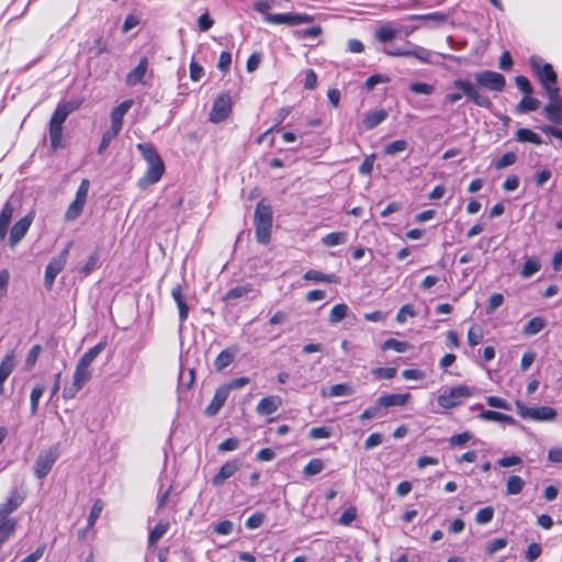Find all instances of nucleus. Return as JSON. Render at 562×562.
<instances>
[{
  "instance_id": "obj_8",
  "label": "nucleus",
  "mask_w": 562,
  "mask_h": 562,
  "mask_svg": "<svg viewBox=\"0 0 562 562\" xmlns=\"http://www.w3.org/2000/svg\"><path fill=\"white\" fill-rule=\"evenodd\" d=\"M91 376L90 368L77 363L72 375V382L65 385L63 389V397L66 401L75 398Z\"/></svg>"
},
{
  "instance_id": "obj_6",
  "label": "nucleus",
  "mask_w": 562,
  "mask_h": 562,
  "mask_svg": "<svg viewBox=\"0 0 562 562\" xmlns=\"http://www.w3.org/2000/svg\"><path fill=\"white\" fill-rule=\"evenodd\" d=\"M60 456L59 445L55 443L49 448L42 450L34 463V475L42 480L48 475L54 464Z\"/></svg>"
},
{
  "instance_id": "obj_27",
  "label": "nucleus",
  "mask_w": 562,
  "mask_h": 562,
  "mask_svg": "<svg viewBox=\"0 0 562 562\" xmlns=\"http://www.w3.org/2000/svg\"><path fill=\"white\" fill-rule=\"evenodd\" d=\"M412 398L411 393H402V394H383L379 397V403L384 406V408H389L392 406H404Z\"/></svg>"
},
{
  "instance_id": "obj_35",
  "label": "nucleus",
  "mask_w": 562,
  "mask_h": 562,
  "mask_svg": "<svg viewBox=\"0 0 562 562\" xmlns=\"http://www.w3.org/2000/svg\"><path fill=\"white\" fill-rule=\"evenodd\" d=\"M45 390L46 386L43 383H38L32 389L30 394V412L32 416L36 415L38 411L40 400L43 396Z\"/></svg>"
},
{
  "instance_id": "obj_64",
  "label": "nucleus",
  "mask_w": 562,
  "mask_h": 562,
  "mask_svg": "<svg viewBox=\"0 0 562 562\" xmlns=\"http://www.w3.org/2000/svg\"><path fill=\"white\" fill-rule=\"evenodd\" d=\"M542 549L539 543H530L525 552V559L528 562L536 561L541 555Z\"/></svg>"
},
{
  "instance_id": "obj_25",
  "label": "nucleus",
  "mask_w": 562,
  "mask_h": 562,
  "mask_svg": "<svg viewBox=\"0 0 562 562\" xmlns=\"http://www.w3.org/2000/svg\"><path fill=\"white\" fill-rule=\"evenodd\" d=\"M237 351V346L228 347L222 350L214 360L215 370L221 372L227 368L234 361Z\"/></svg>"
},
{
  "instance_id": "obj_29",
  "label": "nucleus",
  "mask_w": 562,
  "mask_h": 562,
  "mask_svg": "<svg viewBox=\"0 0 562 562\" xmlns=\"http://www.w3.org/2000/svg\"><path fill=\"white\" fill-rule=\"evenodd\" d=\"M16 525L14 518L0 517V549L15 533Z\"/></svg>"
},
{
  "instance_id": "obj_31",
  "label": "nucleus",
  "mask_w": 562,
  "mask_h": 562,
  "mask_svg": "<svg viewBox=\"0 0 562 562\" xmlns=\"http://www.w3.org/2000/svg\"><path fill=\"white\" fill-rule=\"evenodd\" d=\"M387 117V112L384 109L376 110L374 112L368 113L362 123L367 130H373L382 122H384Z\"/></svg>"
},
{
  "instance_id": "obj_59",
  "label": "nucleus",
  "mask_w": 562,
  "mask_h": 562,
  "mask_svg": "<svg viewBox=\"0 0 562 562\" xmlns=\"http://www.w3.org/2000/svg\"><path fill=\"white\" fill-rule=\"evenodd\" d=\"M357 518V508L355 506H350L346 508L340 515L338 522L341 526H349Z\"/></svg>"
},
{
  "instance_id": "obj_38",
  "label": "nucleus",
  "mask_w": 562,
  "mask_h": 562,
  "mask_svg": "<svg viewBox=\"0 0 562 562\" xmlns=\"http://www.w3.org/2000/svg\"><path fill=\"white\" fill-rule=\"evenodd\" d=\"M541 269L540 260L537 257H529L524 262L522 268L520 270V276L522 278H530L536 274Z\"/></svg>"
},
{
  "instance_id": "obj_47",
  "label": "nucleus",
  "mask_w": 562,
  "mask_h": 562,
  "mask_svg": "<svg viewBox=\"0 0 562 562\" xmlns=\"http://www.w3.org/2000/svg\"><path fill=\"white\" fill-rule=\"evenodd\" d=\"M425 18V26L436 27L448 21L449 15L442 12L427 13Z\"/></svg>"
},
{
  "instance_id": "obj_63",
  "label": "nucleus",
  "mask_w": 562,
  "mask_h": 562,
  "mask_svg": "<svg viewBox=\"0 0 562 562\" xmlns=\"http://www.w3.org/2000/svg\"><path fill=\"white\" fill-rule=\"evenodd\" d=\"M409 90L416 94H431L435 91V87L425 82H413L409 86Z\"/></svg>"
},
{
  "instance_id": "obj_20",
  "label": "nucleus",
  "mask_w": 562,
  "mask_h": 562,
  "mask_svg": "<svg viewBox=\"0 0 562 562\" xmlns=\"http://www.w3.org/2000/svg\"><path fill=\"white\" fill-rule=\"evenodd\" d=\"M282 405V398L279 395H270L262 397L257 406L256 412L259 415H271L276 413Z\"/></svg>"
},
{
  "instance_id": "obj_21",
  "label": "nucleus",
  "mask_w": 562,
  "mask_h": 562,
  "mask_svg": "<svg viewBox=\"0 0 562 562\" xmlns=\"http://www.w3.org/2000/svg\"><path fill=\"white\" fill-rule=\"evenodd\" d=\"M15 368V355L13 351L8 352L0 363V395L4 393V382Z\"/></svg>"
},
{
  "instance_id": "obj_43",
  "label": "nucleus",
  "mask_w": 562,
  "mask_h": 562,
  "mask_svg": "<svg viewBox=\"0 0 562 562\" xmlns=\"http://www.w3.org/2000/svg\"><path fill=\"white\" fill-rule=\"evenodd\" d=\"M384 408L383 405H381L379 403V398L374 402L373 405L367 407L359 416V419L360 420H368V419H372V418H375V417H381L384 415V413L382 412Z\"/></svg>"
},
{
  "instance_id": "obj_2",
  "label": "nucleus",
  "mask_w": 562,
  "mask_h": 562,
  "mask_svg": "<svg viewBox=\"0 0 562 562\" xmlns=\"http://www.w3.org/2000/svg\"><path fill=\"white\" fill-rule=\"evenodd\" d=\"M452 86L459 91L448 93L445 97V103L447 104H454L465 95L476 106L490 109L493 105L491 98L480 90L470 78H457L452 81Z\"/></svg>"
},
{
  "instance_id": "obj_4",
  "label": "nucleus",
  "mask_w": 562,
  "mask_h": 562,
  "mask_svg": "<svg viewBox=\"0 0 562 562\" xmlns=\"http://www.w3.org/2000/svg\"><path fill=\"white\" fill-rule=\"evenodd\" d=\"M383 52L392 57H414L424 64H434L432 57L436 55L432 50L409 41L402 47L384 48Z\"/></svg>"
},
{
  "instance_id": "obj_50",
  "label": "nucleus",
  "mask_w": 562,
  "mask_h": 562,
  "mask_svg": "<svg viewBox=\"0 0 562 562\" xmlns=\"http://www.w3.org/2000/svg\"><path fill=\"white\" fill-rule=\"evenodd\" d=\"M495 510L492 506H486L481 508L474 517V520L477 525H486L491 522L494 518Z\"/></svg>"
},
{
  "instance_id": "obj_30",
  "label": "nucleus",
  "mask_w": 562,
  "mask_h": 562,
  "mask_svg": "<svg viewBox=\"0 0 562 562\" xmlns=\"http://www.w3.org/2000/svg\"><path fill=\"white\" fill-rule=\"evenodd\" d=\"M304 280L314 281V282H327V283H338L339 278L335 273L326 274L318 270L310 269L304 276Z\"/></svg>"
},
{
  "instance_id": "obj_60",
  "label": "nucleus",
  "mask_w": 562,
  "mask_h": 562,
  "mask_svg": "<svg viewBox=\"0 0 562 562\" xmlns=\"http://www.w3.org/2000/svg\"><path fill=\"white\" fill-rule=\"evenodd\" d=\"M265 519L266 515L261 512H257L246 519L245 526L248 529H257L263 524Z\"/></svg>"
},
{
  "instance_id": "obj_26",
  "label": "nucleus",
  "mask_w": 562,
  "mask_h": 562,
  "mask_svg": "<svg viewBox=\"0 0 562 562\" xmlns=\"http://www.w3.org/2000/svg\"><path fill=\"white\" fill-rule=\"evenodd\" d=\"M170 524L168 520H159L148 533V549L157 546L158 541L168 532Z\"/></svg>"
},
{
  "instance_id": "obj_44",
  "label": "nucleus",
  "mask_w": 562,
  "mask_h": 562,
  "mask_svg": "<svg viewBox=\"0 0 562 562\" xmlns=\"http://www.w3.org/2000/svg\"><path fill=\"white\" fill-rule=\"evenodd\" d=\"M411 347V344L407 341L397 340L395 338H389L383 342L382 350L392 349L396 352L402 353L407 351Z\"/></svg>"
},
{
  "instance_id": "obj_13",
  "label": "nucleus",
  "mask_w": 562,
  "mask_h": 562,
  "mask_svg": "<svg viewBox=\"0 0 562 562\" xmlns=\"http://www.w3.org/2000/svg\"><path fill=\"white\" fill-rule=\"evenodd\" d=\"M68 256V248H64L63 251L50 260L47 265L44 276V284L46 289H52L56 277L64 269Z\"/></svg>"
},
{
  "instance_id": "obj_22",
  "label": "nucleus",
  "mask_w": 562,
  "mask_h": 562,
  "mask_svg": "<svg viewBox=\"0 0 562 562\" xmlns=\"http://www.w3.org/2000/svg\"><path fill=\"white\" fill-rule=\"evenodd\" d=\"M24 496L13 491L7 501L0 505V517L11 518L10 515L23 503Z\"/></svg>"
},
{
  "instance_id": "obj_3",
  "label": "nucleus",
  "mask_w": 562,
  "mask_h": 562,
  "mask_svg": "<svg viewBox=\"0 0 562 562\" xmlns=\"http://www.w3.org/2000/svg\"><path fill=\"white\" fill-rule=\"evenodd\" d=\"M254 222L256 238L259 244H267L270 239L272 227V209L270 204L261 200L255 210Z\"/></svg>"
},
{
  "instance_id": "obj_62",
  "label": "nucleus",
  "mask_w": 562,
  "mask_h": 562,
  "mask_svg": "<svg viewBox=\"0 0 562 562\" xmlns=\"http://www.w3.org/2000/svg\"><path fill=\"white\" fill-rule=\"evenodd\" d=\"M517 160V156L515 153L513 151H508L506 153L505 155H503L495 164V168L501 170V169H504L506 167H509L512 165H514Z\"/></svg>"
},
{
  "instance_id": "obj_39",
  "label": "nucleus",
  "mask_w": 562,
  "mask_h": 562,
  "mask_svg": "<svg viewBox=\"0 0 562 562\" xmlns=\"http://www.w3.org/2000/svg\"><path fill=\"white\" fill-rule=\"evenodd\" d=\"M400 31L390 25H382L375 31V38L381 43H387L393 41Z\"/></svg>"
},
{
  "instance_id": "obj_1",
  "label": "nucleus",
  "mask_w": 562,
  "mask_h": 562,
  "mask_svg": "<svg viewBox=\"0 0 562 562\" xmlns=\"http://www.w3.org/2000/svg\"><path fill=\"white\" fill-rule=\"evenodd\" d=\"M136 148L139 150L142 157L147 162V170L138 180L137 186L140 189H146L147 187L157 183L161 179L165 172V164L151 143H138Z\"/></svg>"
},
{
  "instance_id": "obj_42",
  "label": "nucleus",
  "mask_w": 562,
  "mask_h": 562,
  "mask_svg": "<svg viewBox=\"0 0 562 562\" xmlns=\"http://www.w3.org/2000/svg\"><path fill=\"white\" fill-rule=\"evenodd\" d=\"M484 333L482 327L479 324H473L467 335L468 344L471 347H475L480 345L483 341Z\"/></svg>"
},
{
  "instance_id": "obj_10",
  "label": "nucleus",
  "mask_w": 562,
  "mask_h": 562,
  "mask_svg": "<svg viewBox=\"0 0 562 562\" xmlns=\"http://www.w3.org/2000/svg\"><path fill=\"white\" fill-rule=\"evenodd\" d=\"M67 111L59 103L49 121V140L53 149L61 146L63 124L68 117Z\"/></svg>"
},
{
  "instance_id": "obj_32",
  "label": "nucleus",
  "mask_w": 562,
  "mask_h": 562,
  "mask_svg": "<svg viewBox=\"0 0 562 562\" xmlns=\"http://www.w3.org/2000/svg\"><path fill=\"white\" fill-rule=\"evenodd\" d=\"M252 291H254V286L251 283H244V284L237 285L235 288H232L229 291H227L223 297V301L231 302V301L247 296Z\"/></svg>"
},
{
  "instance_id": "obj_11",
  "label": "nucleus",
  "mask_w": 562,
  "mask_h": 562,
  "mask_svg": "<svg viewBox=\"0 0 562 562\" xmlns=\"http://www.w3.org/2000/svg\"><path fill=\"white\" fill-rule=\"evenodd\" d=\"M529 61L542 86L557 83V74L551 64L544 63L539 56H531Z\"/></svg>"
},
{
  "instance_id": "obj_57",
  "label": "nucleus",
  "mask_w": 562,
  "mask_h": 562,
  "mask_svg": "<svg viewBox=\"0 0 562 562\" xmlns=\"http://www.w3.org/2000/svg\"><path fill=\"white\" fill-rule=\"evenodd\" d=\"M504 303V295L502 293H493L485 306L486 314L494 313Z\"/></svg>"
},
{
  "instance_id": "obj_54",
  "label": "nucleus",
  "mask_w": 562,
  "mask_h": 562,
  "mask_svg": "<svg viewBox=\"0 0 562 562\" xmlns=\"http://www.w3.org/2000/svg\"><path fill=\"white\" fill-rule=\"evenodd\" d=\"M120 134V132L109 128L106 130L103 135L101 143L98 148L99 154H103L110 146L111 142Z\"/></svg>"
},
{
  "instance_id": "obj_46",
  "label": "nucleus",
  "mask_w": 562,
  "mask_h": 562,
  "mask_svg": "<svg viewBox=\"0 0 562 562\" xmlns=\"http://www.w3.org/2000/svg\"><path fill=\"white\" fill-rule=\"evenodd\" d=\"M540 106V101L536 98L526 95L516 106L518 113L536 111Z\"/></svg>"
},
{
  "instance_id": "obj_36",
  "label": "nucleus",
  "mask_w": 562,
  "mask_h": 562,
  "mask_svg": "<svg viewBox=\"0 0 562 562\" xmlns=\"http://www.w3.org/2000/svg\"><path fill=\"white\" fill-rule=\"evenodd\" d=\"M546 326V322L542 317L536 316L528 321L522 327V334L526 336H533L540 333Z\"/></svg>"
},
{
  "instance_id": "obj_28",
  "label": "nucleus",
  "mask_w": 562,
  "mask_h": 562,
  "mask_svg": "<svg viewBox=\"0 0 562 562\" xmlns=\"http://www.w3.org/2000/svg\"><path fill=\"white\" fill-rule=\"evenodd\" d=\"M108 345L106 339H102L99 341L95 346L87 350L78 360L77 363L80 366H85L87 368H90L91 363L97 359V357L105 349Z\"/></svg>"
},
{
  "instance_id": "obj_51",
  "label": "nucleus",
  "mask_w": 562,
  "mask_h": 562,
  "mask_svg": "<svg viewBox=\"0 0 562 562\" xmlns=\"http://www.w3.org/2000/svg\"><path fill=\"white\" fill-rule=\"evenodd\" d=\"M324 469V462L319 458L311 459L303 469L306 476H313L321 473Z\"/></svg>"
},
{
  "instance_id": "obj_37",
  "label": "nucleus",
  "mask_w": 562,
  "mask_h": 562,
  "mask_svg": "<svg viewBox=\"0 0 562 562\" xmlns=\"http://www.w3.org/2000/svg\"><path fill=\"white\" fill-rule=\"evenodd\" d=\"M479 418L482 420H490V422H504L509 425H513L515 423V419L512 416L496 412V411H491V409L483 411L479 415Z\"/></svg>"
},
{
  "instance_id": "obj_17",
  "label": "nucleus",
  "mask_w": 562,
  "mask_h": 562,
  "mask_svg": "<svg viewBox=\"0 0 562 562\" xmlns=\"http://www.w3.org/2000/svg\"><path fill=\"white\" fill-rule=\"evenodd\" d=\"M171 296L177 304L179 321L183 324L189 317V306L182 284H176L171 290Z\"/></svg>"
},
{
  "instance_id": "obj_14",
  "label": "nucleus",
  "mask_w": 562,
  "mask_h": 562,
  "mask_svg": "<svg viewBox=\"0 0 562 562\" xmlns=\"http://www.w3.org/2000/svg\"><path fill=\"white\" fill-rule=\"evenodd\" d=\"M33 220H34V213L29 212L26 215L21 217L16 223H14V225L10 229L9 239H8L9 244L11 246L19 244L22 240V238L25 236V234L30 229V226L32 225Z\"/></svg>"
},
{
  "instance_id": "obj_19",
  "label": "nucleus",
  "mask_w": 562,
  "mask_h": 562,
  "mask_svg": "<svg viewBox=\"0 0 562 562\" xmlns=\"http://www.w3.org/2000/svg\"><path fill=\"white\" fill-rule=\"evenodd\" d=\"M133 105V100H124L117 106H115L111 112V127L117 132L122 131L123 127V119L128 110Z\"/></svg>"
},
{
  "instance_id": "obj_24",
  "label": "nucleus",
  "mask_w": 562,
  "mask_h": 562,
  "mask_svg": "<svg viewBox=\"0 0 562 562\" xmlns=\"http://www.w3.org/2000/svg\"><path fill=\"white\" fill-rule=\"evenodd\" d=\"M148 69V59L147 57H142L138 65L131 70L126 76V85L127 86H136L138 83H143V79Z\"/></svg>"
},
{
  "instance_id": "obj_5",
  "label": "nucleus",
  "mask_w": 562,
  "mask_h": 562,
  "mask_svg": "<svg viewBox=\"0 0 562 562\" xmlns=\"http://www.w3.org/2000/svg\"><path fill=\"white\" fill-rule=\"evenodd\" d=\"M473 395V389L465 384L451 386L448 391L437 397V403L445 409H451L462 405L464 401Z\"/></svg>"
},
{
  "instance_id": "obj_53",
  "label": "nucleus",
  "mask_w": 562,
  "mask_h": 562,
  "mask_svg": "<svg viewBox=\"0 0 562 562\" xmlns=\"http://www.w3.org/2000/svg\"><path fill=\"white\" fill-rule=\"evenodd\" d=\"M103 510V502L102 499L98 498L94 501L90 515L88 517L87 521V528H92L95 524V521L99 519L101 513Z\"/></svg>"
},
{
  "instance_id": "obj_45",
  "label": "nucleus",
  "mask_w": 562,
  "mask_h": 562,
  "mask_svg": "<svg viewBox=\"0 0 562 562\" xmlns=\"http://www.w3.org/2000/svg\"><path fill=\"white\" fill-rule=\"evenodd\" d=\"M348 310L349 307L345 303L334 305L329 313V322L331 324H337L341 322L347 316Z\"/></svg>"
},
{
  "instance_id": "obj_33",
  "label": "nucleus",
  "mask_w": 562,
  "mask_h": 562,
  "mask_svg": "<svg viewBox=\"0 0 562 562\" xmlns=\"http://www.w3.org/2000/svg\"><path fill=\"white\" fill-rule=\"evenodd\" d=\"M543 113L554 124H562V102H549L543 108Z\"/></svg>"
},
{
  "instance_id": "obj_16",
  "label": "nucleus",
  "mask_w": 562,
  "mask_h": 562,
  "mask_svg": "<svg viewBox=\"0 0 562 562\" xmlns=\"http://www.w3.org/2000/svg\"><path fill=\"white\" fill-rule=\"evenodd\" d=\"M240 469V462L237 459L229 460L224 463L218 472L213 476L212 484L214 486H221L224 482L233 476Z\"/></svg>"
},
{
  "instance_id": "obj_56",
  "label": "nucleus",
  "mask_w": 562,
  "mask_h": 562,
  "mask_svg": "<svg viewBox=\"0 0 562 562\" xmlns=\"http://www.w3.org/2000/svg\"><path fill=\"white\" fill-rule=\"evenodd\" d=\"M86 203L75 200L67 209L65 217L68 221L76 220L82 212Z\"/></svg>"
},
{
  "instance_id": "obj_58",
  "label": "nucleus",
  "mask_w": 562,
  "mask_h": 562,
  "mask_svg": "<svg viewBox=\"0 0 562 562\" xmlns=\"http://www.w3.org/2000/svg\"><path fill=\"white\" fill-rule=\"evenodd\" d=\"M250 379L248 376H240L231 380L228 383L223 384V389H226L227 394L229 395L232 390H240L247 384H249Z\"/></svg>"
},
{
  "instance_id": "obj_55",
  "label": "nucleus",
  "mask_w": 562,
  "mask_h": 562,
  "mask_svg": "<svg viewBox=\"0 0 562 562\" xmlns=\"http://www.w3.org/2000/svg\"><path fill=\"white\" fill-rule=\"evenodd\" d=\"M353 392L352 387L347 383L334 384L329 389V396H348Z\"/></svg>"
},
{
  "instance_id": "obj_15",
  "label": "nucleus",
  "mask_w": 562,
  "mask_h": 562,
  "mask_svg": "<svg viewBox=\"0 0 562 562\" xmlns=\"http://www.w3.org/2000/svg\"><path fill=\"white\" fill-rule=\"evenodd\" d=\"M232 111V101L228 94H222L218 97L212 106L210 112V121L213 123H218L224 121Z\"/></svg>"
},
{
  "instance_id": "obj_49",
  "label": "nucleus",
  "mask_w": 562,
  "mask_h": 562,
  "mask_svg": "<svg viewBox=\"0 0 562 562\" xmlns=\"http://www.w3.org/2000/svg\"><path fill=\"white\" fill-rule=\"evenodd\" d=\"M323 33V29L319 25H314L308 29L295 30L293 35L297 40L303 38H315L318 37Z\"/></svg>"
},
{
  "instance_id": "obj_9",
  "label": "nucleus",
  "mask_w": 562,
  "mask_h": 562,
  "mask_svg": "<svg viewBox=\"0 0 562 562\" xmlns=\"http://www.w3.org/2000/svg\"><path fill=\"white\" fill-rule=\"evenodd\" d=\"M517 413L524 419L538 422L554 420L557 411L550 406L528 407L522 402H516Z\"/></svg>"
},
{
  "instance_id": "obj_18",
  "label": "nucleus",
  "mask_w": 562,
  "mask_h": 562,
  "mask_svg": "<svg viewBox=\"0 0 562 562\" xmlns=\"http://www.w3.org/2000/svg\"><path fill=\"white\" fill-rule=\"evenodd\" d=\"M228 398V394L226 389H223V386H218L214 393L213 398L211 400L210 404L205 407L204 414L207 417H213L218 414V412L224 406L225 402Z\"/></svg>"
},
{
  "instance_id": "obj_23",
  "label": "nucleus",
  "mask_w": 562,
  "mask_h": 562,
  "mask_svg": "<svg viewBox=\"0 0 562 562\" xmlns=\"http://www.w3.org/2000/svg\"><path fill=\"white\" fill-rule=\"evenodd\" d=\"M14 206L11 201H7L0 212V241H4L8 235V228L12 221Z\"/></svg>"
},
{
  "instance_id": "obj_7",
  "label": "nucleus",
  "mask_w": 562,
  "mask_h": 562,
  "mask_svg": "<svg viewBox=\"0 0 562 562\" xmlns=\"http://www.w3.org/2000/svg\"><path fill=\"white\" fill-rule=\"evenodd\" d=\"M474 85L481 88L493 91L501 92L504 90L506 86L505 77L493 70H482L473 74Z\"/></svg>"
},
{
  "instance_id": "obj_41",
  "label": "nucleus",
  "mask_w": 562,
  "mask_h": 562,
  "mask_svg": "<svg viewBox=\"0 0 562 562\" xmlns=\"http://www.w3.org/2000/svg\"><path fill=\"white\" fill-rule=\"evenodd\" d=\"M525 487V481L519 475H510L506 482V494L517 495Z\"/></svg>"
},
{
  "instance_id": "obj_61",
  "label": "nucleus",
  "mask_w": 562,
  "mask_h": 562,
  "mask_svg": "<svg viewBox=\"0 0 562 562\" xmlns=\"http://www.w3.org/2000/svg\"><path fill=\"white\" fill-rule=\"evenodd\" d=\"M331 436V429L326 426L313 427L308 431V438L311 439H327Z\"/></svg>"
},
{
  "instance_id": "obj_40",
  "label": "nucleus",
  "mask_w": 562,
  "mask_h": 562,
  "mask_svg": "<svg viewBox=\"0 0 562 562\" xmlns=\"http://www.w3.org/2000/svg\"><path fill=\"white\" fill-rule=\"evenodd\" d=\"M98 268H100V254L99 251H93L86 263L80 268L79 272L86 278Z\"/></svg>"
},
{
  "instance_id": "obj_12",
  "label": "nucleus",
  "mask_w": 562,
  "mask_h": 562,
  "mask_svg": "<svg viewBox=\"0 0 562 562\" xmlns=\"http://www.w3.org/2000/svg\"><path fill=\"white\" fill-rule=\"evenodd\" d=\"M314 21V16L306 13H274L266 18V22L269 24H285L294 26L303 23H311Z\"/></svg>"
},
{
  "instance_id": "obj_48",
  "label": "nucleus",
  "mask_w": 562,
  "mask_h": 562,
  "mask_svg": "<svg viewBox=\"0 0 562 562\" xmlns=\"http://www.w3.org/2000/svg\"><path fill=\"white\" fill-rule=\"evenodd\" d=\"M408 148V143L405 139H396L390 144H386L383 148V153L387 156H394L398 153L405 151Z\"/></svg>"
},
{
  "instance_id": "obj_52",
  "label": "nucleus",
  "mask_w": 562,
  "mask_h": 562,
  "mask_svg": "<svg viewBox=\"0 0 562 562\" xmlns=\"http://www.w3.org/2000/svg\"><path fill=\"white\" fill-rule=\"evenodd\" d=\"M372 375L376 380H391L395 378L397 370L396 368L389 367V368H374L371 370Z\"/></svg>"
},
{
  "instance_id": "obj_34",
  "label": "nucleus",
  "mask_w": 562,
  "mask_h": 562,
  "mask_svg": "<svg viewBox=\"0 0 562 562\" xmlns=\"http://www.w3.org/2000/svg\"><path fill=\"white\" fill-rule=\"evenodd\" d=\"M515 139L520 143H531L540 145L542 143L541 137L529 128H518L515 133Z\"/></svg>"
}]
</instances>
